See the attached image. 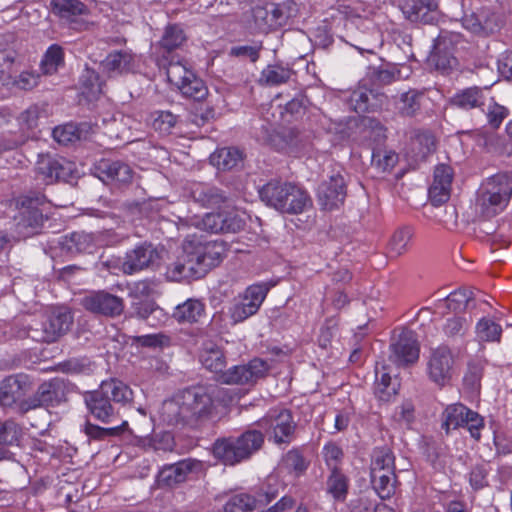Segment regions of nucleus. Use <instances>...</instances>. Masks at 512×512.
Listing matches in <instances>:
<instances>
[{
  "mask_svg": "<svg viewBox=\"0 0 512 512\" xmlns=\"http://www.w3.org/2000/svg\"><path fill=\"white\" fill-rule=\"evenodd\" d=\"M211 393L205 387H191L164 401L161 418L169 425L189 423L209 413L212 407Z\"/></svg>",
  "mask_w": 512,
  "mask_h": 512,
  "instance_id": "obj_1",
  "label": "nucleus"
},
{
  "mask_svg": "<svg viewBox=\"0 0 512 512\" xmlns=\"http://www.w3.org/2000/svg\"><path fill=\"white\" fill-rule=\"evenodd\" d=\"M259 195L266 205L286 214H301L312 205L307 191L289 182L270 181L259 190Z\"/></svg>",
  "mask_w": 512,
  "mask_h": 512,
  "instance_id": "obj_2",
  "label": "nucleus"
},
{
  "mask_svg": "<svg viewBox=\"0 0 512 512\" xmlns=\"http://www.w3.org/2000/svg\"><path fill=\"white\" fill-rule=\"evenodd\" d=\"M263 443V433L249 429L238 437L218 439L213 445V455L225 465H235L250 458Z\"/></svg>",
  "mask_w": 512,
  "mask_h": 512,
  "instance_id": "obj_3",
  "label": "nucleus"
},
{
  "mask_svg": "<svg viewBox=\"0 0 512 512\" xmlns=\"http://www.w3.org/2000/svg\"><path fill=\"white\" fill-rule=\"evenodd\" d=\"M511 195L512 175H494L481 185L475 203L476 210L486 218L494 217L505 209Z\"/></svg>",
  "mask_w": 512,
  "mask_h": 512,
  "instance_id": "obj_4",
  "label": "nucleus"
},
{
  "mask_svg": "<svg viewBox=\"0 0 512 512\" xmlns=\"http://www.w3.org/2000/svg\"><path fill=\"white\" fill-rule=\"evenodd\" d=\"M268 288L265 285L258 284L248 287L242 295L234 298L227 308V312L213 317V322L221 321L219 327L228 329L248 319L256 314L262 305Z\"/></svg>",
  "mask_w": 512,
  "mask_h": 512,
  "instance_id": "obj_5",
  "label": "nucleus"
},
{
  "mask_svg": "<svg viewBox=\"0 0 512 512\" xmlns=\"http://www.w3.org/2000/svg\"><path fill=\"white\" fill-rule=\"evenodd\" d=\"M168 81L186 98L196 101L205 99L208 89L186 60L171 56L166 66Z\"/></svg>",
  "mask_w": 512,
  "mask_h": 512,
  "instance_id": "obj_6",
  "label": "nucleus"
},
{
  "mask_svg": "<svg viewBox=\"0 0 512 512\" xmlns=\"http://www.w3.org/2000/svg\"><path fill=\"white\" fill-rule=\"evenodd\" d=\"M186 256L193 258L197 272L203 277L210 269L218 266L226 257L228 248L222 240L203 241L193 236L184 240Z\"/></svg>",
  "mask_w": 512,
  "mask_h": 512,
  "instance_id": "obj_7",
  "label": "nucleus"
},
{
  "mask_svg": "<svg viewBox=\"0 0 512 512\" xmlns=\"http://www.w3.org/2000/svg\"><path fill=\"white\" fill-rule=\"evenodd\" d=\"M427 376L437 387L452 385L457 374V356L448 346H439L430 351L426 368Z\"/></svg>",
  "mask_w": 512,
  "mask_h": 512,
  "instance_id": "obj_8",
  "label": "nucleus"
},
{
  "mask_svg": "<svg viewBox=\"0 0 512 512\" xmlns=\"http://www.w3.org/2000/svg\"><path fill=\"white\" fill-rule=\"evenodd\" d=\"M257 425L266 431L275 444H289L295 435L296 423L287 409L270 410Z\"/></svg>",
  "mask_w": 512,
  "mask_h": 512,
  "instance_id": "obj_9",
  "label": "nucleus"
},
{
  "mask_svg": "<svg viewBox=\"0 0 512 512\" xmlns=\"http://www.w3.org/2000/svg\"><path fill=\"white\" fill-rule=\"evenodd\" d=\"M72 324L70 312L63 309H55L45 316L40 323V328L31 327L28 336L38 342H54L66 333Z\"/></svg>",
  "mask_w": 512,
  "mask_h": 512,
  "instance_id": "obj_10",
  "label": "nucleus"
},
{
  "mask_svg": "<svg viewBox=\"0 0 512 512\" xmlns=\"http://www.w3.org/2000/svg\"><path fill=\"white\" fill-rule=\"evenodd\" d=\"M141 56L129 48L113 50L100 63L101 72L108 78H116L137 72Z\"/></svg>",
  "mask_w": 512,
  "mask_h": 512,
  "instance_id": "obj_11",
  "label": "nucleus"
},
{
  "mask_svg": "<svg viewBox=\"0 0 512 512\" xmlns=\"http://www.w3.org/2000/svg\"><path fill=\"white\" fill-rule=\"evenodd\" d=\"M269 370L266 361L255 358L246 365H238L224 371L218 376L224 384H249L264 377Z\"/></svg>",
  "mask_w": 512,
  "mask_h": 512,
  "instance_id": "obj_12",
  "label": "nucleus"
},
{
  "mask_svg": "<svg viewBox=\"0 0 512 512\" xmlns=\"http://www.w3.org/2000/svg\"><path fill=\"white\" fill-rule=\"evenodd\" d=\"M419 353L420 347L415 333L404 330L391 344L390 359L398 366H406L417 362Z\"/></svg>",
  "mask_w": 512,
  "mask_h": 512,
  "instance_id": "obj_13",
  "label": "nucleus"
},
{
  "mask_svg": "<svg viewBox=\"0 0 512 512\" xmlns=\"http://www.w3.org/2000/svg\"><path fill=\"white\" fill-rule=\"evenodd\" d=\"M83 307L96 314L115 317L124 310L123 299L105 291L92 292L82 299Z\"/></svg>",
  "mask_w": 512,
  "mask_h": 512,
  "instance_id": "obj_14",
  "label": "nucleus"
},
{
  "mask_svg": "<svg viewBox=\"0 0 512 512\" xmlns=\"http://www.w3.org/2000/svg\"><path fill=\"white\" fill-rule=\"evenodd\" d=\"M51 10L70 28L85 29L86 23L80 17L88 14V8L80 0H51Z\"/></svg>",
  "mask_w": 512,
  "mask_h": 512,
  "instance_id": "obj_15",
  "label": "nucleus"
},
{
  "mask_svg": "<svg viewBox=\"0 0 512 512\" xmlns=\"http://www.w3.org/2000/svg\"><path fill=\"white\" fill-rule=\"evenodd\" d=\"M158 258V251L152 244L142 243L126 253L121 268L125 274H133L149 268Z\"/></svg>",
  "mask_w": 512,
  "mask_h": 512,
  "instance_id": "obj_16",
  "label": "nucleus"
},
{
  "mask_svg": "<svg viewBox=\"0 0 512 512\" xmlns=\"http://www.w3.org/2000/svg\"><path fill=\"white\" fill-rule=\"evenodd\" d=\"M346 196L344 178L337 174L324 181L318 188V199L325 210L339 208Z\"/></svg>",
  "mask_w": 512,
  "mask_h": 512,
  "instance_id": "obj_17",
  "label": "nucleus"
},
{
  "mask_svg": "<svg viewBox=\"0 0 512 512\" xmlns=\"http://www.w3.org/2000/svg\"><path fill=\"white\" fill-rule=\"evenodd\" d=\"M166 277L169 280L176 282L191 278H201L200 274L197 272L193 258L186 256V252L184 251V243L182 244L181 253L173 262L168 265L166 270Z\"/></svg>",
  "mask_w": 512,
  "mask_h": 512,
  "instance_id": "obj_18",
  "label": "nucleus"
},
{
  "mask_svg": "<svg viewBox=\"0 0 512 512\" xmlns=\"http://www.w3.org/2000/svg\"><path fill=\"white\" fill-rule=\"evenodd\" d=\"M35 170L37 179L45 184H52L66 177L64 167L60 161L48 154L39 155Z\"/></svg>",
  "mask_w": 512,
  "mask_h": 512,
  "instance_id": "obj_19",
  "label": "nucleus"
},
{
  "mask_svg": "<svg viewBox=\"0 0 512 512\" xmlns=\"http://www.w3.org/2000/svg\"><path fill=\"white\" fill-rule=\"evenodd\" d=\"M85 402L91 414L103 423H108L114 416V408L103 391H92L85 396Z\"/></svg>",
  "mask_w": 512,
  "mask_h": 512,
  "instance_id": "obj_20",
  "label": "nucleus"
},
{
  "mask_svg": "<svg viewBox=\"0 0 512 512\" xmlns=\"http://www.w3.org/2000/svg\"><path fill=\"white\" fill-rule=\"evenodd\" d=\"M265 500L258 499L248 493L232 495L224 506V512H253L259 504L269 503L275 497V493H265Z\"/></svg>",
  "mask_w": 512,
  "mask_h": 512,
  "instance_id": "obj_21",
  "label": "nucleus"
},
{
  "mask_svg": "<svg viewBox=\"0 0 512 512\" xmlns=\"http://www.w3.org/2000/svg\"><path fill=\"white\" fill-rule=\"evenodd\" d=\"M424 93L415 89H410L401 93L394 101L396 113L405 118L415 117L422 107Z\"/></svg>",
  "mask_w": 512,
  "mask_h": 512,
  "instance_id": "obj_22",
  "label": "nucleus"
},
{
  "mask_svg": "<svg viewBox=\"0 0 512 512\" xmlns=\"http://www.w3.org/2000/svg\"><path fill=\"white\" fill-rule=\"evenodd\" d=\"M449 104L465 111L481 108L485 105L484 91L476 86L462 89L449 99Z\"/></svg>",
  "mask_w": 512,
  "mask_h": 512,
  "instance_id": "obj_23",
  "label": "nucleus"
},
{
  "mask_svg": "<svg viewBox=\"0 0 512 512\" xmlns=\"http://www.w3.org/2000/svg\"><path fill=\"white\" fill-rule=\"evenodd\" d=\"M269 5L275 30L288 25L290 20L299 14V6L293 0L269 3Z\"/></svg>",
  "mask_w": 512,
  "mask_h": 512,
  "instance_id": "obj_24",
  "label": "nucleus"
},
{
  "mask_svg": "<svg viewBox=\"0 0 512 512\" xmlns=\"http://www.w3.org/2000/svg\"><path fill=\"white\" fill-rule=\"evenodd\" d=\"M200 361L207 370L219 375L224 372L226 366L224 353L213 342H206L204 344Z\"/></svg>",
  "mask_w": 512,
  "mask_h": 512,
  "instance_id": "obj_25",
  "label": "nucleus"
},
{
  "mask_svg": "<svg viewBox=\"0 0 512 512\" xmlns=\"http://www.w3.org/2000/svg\"><path fill=\"white\" fill-rule=\"evenodd\" d=\"M438 8V0H417L413 5H407L404 13L413 22L430 23L434 20L432 13Z\"/></svg>",
  "mask_w": 512,
  "mask_h": 512,
  "instance_id": "obj_26",
  "label": "nucleus"
},
{
  "mask_svg": "<svg viewBox=\"0 0 512 512\" xmlns=\"http://www.w3.org/2000/svg\"><path fill=\"white\" fill-rule=\"evenodd\" d=\"M190 193L193 200L204 207L218 205L224 200L219 189L204 183H194Z\"/></svg>",
  "mask_w": 512,
  "mask_h": 512,
  "instance_id": "obj_27",
  "label": "nucleus"
},
{
  "mask_svg": "<svg viewBox=\"0 0 512 512\" xmlns=\"http://www.w3.org/2000/svg\"><path fill=\"white\" fill-rule=\"evenodd\" d=\"M100 169L107 179L119 184H128L133 178L131 167L120 161H103L100 165Z\"/></svg>",
  "mask_w": 512,
  "mask_h": 512,
  "instance_id": "obj_28",
  "label": "nucleus"
},
{
  "mask_svg": "<svg viewBox=\"0 0 512 512\" xmlns=\"http://www.w3.org/2000/svg\"><path fill=\"white\" fill-rule=\"evenodd\" d=\"M210 160L218 169L230 170L237 167L242 162L243 155L237 148L224 147L214 152Z\"/></svg>",
  "mask_w": 512,
  "mask_h": 512,
  "instance_id": "obj_29",
  "label": "nucleus"
},
{
  "mask_svg": "<svg viewBox=\"0 0 512 512\" xmlns=\"http://www.w3.org/2000/svg\"><path fill=\"white\" fill-rule=\"evenodd\" d=\"M468 412L469 408L462 403L448 405L442 413V428L449 432L451 429L464 426Z\"/></svg>",
  "mask_w": 512,
  "mask_h": 512,
  "instance_id": "obj_30",
  "label": "nucleus"
},
{
  "mask_svg": "<svg viewBox=\"0 0 512 512\" xmlns=\"http://www.w3.org/2000/svg\"><path fill=\"white\" fill-rule=\"evenodd\" d=\"M349 489V479L340 470L331 471L326 481V491L335 501L344 502Z\"/></svg>",
  "mask_w": 512,
  "mask_h": 512,
  "instance_id": "obj_31",
  "label": "nucleus"
},
{
  "mask_svg": "<svg viewBox=\"0 0 512 512\" xmlns=\"http://www.w3.org/2000/svg\"><path fill=\"white\" fill-rule=\"evenodd\" d=\"M484 367L485 361L482 358L476 357L468 361L463 375V384L467 390L479 391Z\"/></svg>",
  "mask_w": 512,
  "mask_h": 512,
  "instance_id": "obj_32",
  "label": "nucleus"
},
{
  "mask_svg": "<svg viewBox=\"0 0 512 512\" xmlns=\"http://www.w3.org/2000/svg\"><path fill=\"white\" fill-rule=\"evenodd\" d=\"M381 369L376 368L375 395L381 401H389L397 393L398 382L392 380L384 366Z\"/></svg>",
  "mask_w": 512,
  "mask_h": 512,
  "instance_id": "obj_33",
  "label": "nucleus"
},
{
  "mask_svg": "<svg viewBox=\"0 0 512 512\" xmlns=\"http://www.w3.org/2000/svg\"><path fill=\"white\" fill-rule=\"evenodd\" d=\"M100 389L109 397L110 401L112 400L117 403H127L133 398L132 390L119 380L103 381Z\"/></svg>",
  "mask_w": 512,
  "mask_h": 512,
  "instance_id": "obj_34",
  "label": "nucleus"
},
{
  "mask_svg": "<svg viewBox=\"0 0 512 512\" xmlns=\"http://www.w3.org/2000/svg\"><path fill=\"white\" fill-rule=\"evenodd\" d=\"M373 487L382 499L389 498L395 492V472L392 474L383 471H371Z\"/></svg>",
  "mask_w": 512,
  "mask_h": 512,
  "instance_id": "obj_35",
  "label": "nucleus"
},
{
  "mask_svg": "<svg viewBox=\"0 0 512 512\" xmlns=\"http://www.w3.org/2000/svg\"><path fill=\"white\" fill-rule=\"evenodd\" d=\"M475 332L477 339L481 342H499L502 328L494 320L483 317L477 322Z\"/></svg>",
  "mask_w": 512,
  "mask_h": 512,
  "instance_id": "obj_36",
  "label": "nucleus"
},
{
  "mask_svg": "<svg viewBox=\"0 0 512 512\" xmlns=\"http://www.w3.org/2000/svg\"><path fill=\"white\" fill-rule=\"evenodd\" d=\"M413 236V230L410 227H400L391 235L388 242L389 253L393 256H400L408 250L409 243Z\"/></svg>",
  "mask_w": 512,
  "mask_h": 512,
  "instance_id": "obj_37",
  "label": "nucleus"
},
{
  "mask_svg": "<svg viewBox=\"0 0 512 512\" xmlns=\"http://www.w3.org/2000/svg\"><path fill=\"white\" fill-rule=\"evenodd\" d=\"M204 313V305L198 300H188L178 305L173 316L178 322H197Z\"/></svg>",
  "mask_w": 512,
  "mask_h": 512,
  "instance_id": "obj_38",
  "label": "nucleus"
},
{
  "mask_svg": "<svg viewBox=\"0 0 512 512\" xmlns=\"http://www.w3.org/2000/svg\"><path fill=\"white\" fill-rule=\"evenodd\" d=\"M64 64V51L57 44L51 45L41 61V70L45 75H52Z\"/></svg>",
  "mask_w": 512,
  "mask_h": 512,
  "instance_id": "obj_39",
  "label": "nucleus"
},
{
  "mask_svg": "<svg viewBox=\"0 0 512 512\" xmlns=\"http://www.w3.org/2000/svg\"><path fill=\"white\" fill-rule=\"evenodd\" d=\"M190 221L191 225L203 231L212 233L223 232L222 210L217 213H206L204 216H194Z\"/></svg>",
  "mask_w": 512,
  "mask_h": 512,
  "instance_id": "obj_40",
  "label": "nucleus"
},
{
  "mask_svg": "<svg viewBox=\"0 0 512 512\" xmlns=\"http://www.w3.org/2000/svg\"><path fill=\"white\" fill-rule=\"evenodd\" d=\"M184 30L178 25L168 26L160 41V46L168 54L173 50L180 48L186 42Z\"/></svg>",
  "mask_w": 512,
  "mask_h": 512,
  "instance_id": "obj_41",
  "label": "nucleus"
},
{
  "mask_svg": "<svg viewBox=\"0 0 512 512\" xmlns=\"http://www.w3.org/2000/svg\"><path fill=\"white\" fill-rule=\"evenodd\" d=\"M21 383L16 376L7 377L0 386V402L9 406L21 397Z\"/></svg>",
  "mask_w": 512,
  "mask_h": 512,
  "instance_id": "obj_42",
  "label": "nucleus"
},
{
  "mask_svg": "<svg viewBox=\"0 0 512 512\" xmlns=\"http://www.w3.org/2000/svg\"><path fill=\"white\" fill-rule=\"evenodd\" d=\"M394 460V455L390 449H375L371 461V471H383L392 474L395 469Z\"/></svg>",
  "mask_w": 512,
  "mask_h": 512,
  "instance_id": "obj_43",
  "label": "nucleus"
},
{
  "mask_svg": "<svg viewBox=\"0 0 512 512\" xmlns=\"http://www.w3.org/2000/svg\"><path fill=\"white\" fill-rule=\"evenodd\" d=\"M292 75V70L279 65H269L261 73V81L270 86L286 83Z\"/></svg>",
  "mask_w": 512,
  "mask_h": 512,
  "instance_id": "obj_44",
  "label": "nucleus"
},
{
  "mask_svg": "<svg viewBox=\"0 0 512 512\" xmlns=\"http://www.w3.org/2000/svg\"><path fill=\"white\" fill-rule=\"evenodd\" d=\"M59 388L58 381H49L42 383L37 392L33 408L38 406H49L53 404L58 397L57 390Z\"/></svg>",
  "mask_w": 512,
  "mask_h": 512,
  "instance_id": "obj_45",
  "label": "nucleus"
},
{
  "mask_svg": "<svg viewBox=\"0 0 512 512\" xmlns=\"http://www.w3.org/2000/svg\"><path fill=\"white\" fill-rule=\"evenodd\" d=\"M485 106V114L489 126L493 130L498 129L502 122L508 117L509 110L505 106L497 103L494 98H490L488 103H485Z\"/></svg>",
  "mask_w": 512,
  "mask_h": 512,
  "instance_id": "obj_46",
  "label": "nucleus"
},
{
  "mask_svg": "<svg viewBox=\"0 0 512 512\" xmlns=\"http://www.w3.org/2000/svg\"><path fill=\"white\" fill-rule=\"evenodd\" d=\"M82 128L76 124L69 123L54 128L52 135L53 138L60 144L73 143L82 138Z\"/></svg>",
  "mask_w": 512,
  "mask_h": 512,
  "instance_id": "obj_47",
  "label": "nucleus"
},
{
  "mask_svg": "<svg viewBox=\"0 0 512 512\" xmlns=\"http://www.w3.org/2000/svg\"><path fill=\"white\" fill-rule=\"evenodd\" d=\"M223 232L236 233L242 230L246 224L244 214L234 208L222 210Z\"/></svg>",
  "mask_w": 512,
  "mask_h": 512,
  "instance_id": "obj_48",
  "label": "nucleus"
},
{
  "mask_svg": "<svg viewBox=\"0 0 512 512\" xmlns=\"http://www.w3.org/2000/svg\"><path fill=\"white\" fill-rule=\"evenodd\" d=\"M469 300V296L465 291L458 290L450 293L445 299H441L436 304V309L439 313H442L445 309L448 310H460L465 307Z\"/></svg>",
  "mask_w": 512,
  "mask_h": 512,
  "instance_id": "obj_49",
  "label": "nucleus"
},
{
  "mask_svg": "<svg viewBox=\"0 0 512 512\" xmlns=\"http://www.w3.org/2000/svg\"><path fill=\"white\" fill-rule=\"evenodd\" d=\"M398 162V155L391 150H377L372 154V165L381 172L391 171Z\"/></svg>",
  "mask_w": 512,
  "mask_h": 512,
  "instance_id": "obj_50",
  "label": "nucleus"
},
{
  "mask_svg": "<svg viewBox=\"0 0 512 512\" xmlns=\"http://www.w3.org/2000/svg\"><path fill=\"white\" fill-rule=\"evenodd\" d=\"M253 19L256 27L261 32H269L274 31V23L272 20V15L270 13V5L269 3L265 6H257L253 9Z\"/></svg>",
  "mask_w": 512,
  "mask_h": 512,
  "instance_id": "obj_51",
  "label": "nucleus"
},
{
  "mask_svg": "<svg viewBox=\"0 0 512 512\" xmlns=\"http://www.w3.org/2000/svg\"><path fill=\"white\" fill-rule=\"evenodd\" d=\"M472 139H474L478 146L491 150L498 144L497 134L487 128L476 129L466 132Z\"/></svg>",
  "mask_w": 512,
  "mask_h": 512,
  "instance_id": "obj_52",
  "label": "nucleus"
},
{
  "mask_svg": "<svg viewBox=\"0 0 512 512\" xmlns=\"http://www.w3.org/2000/svg\"><path fill=\"white\" fill-rule=\"evenodd\" d=\"M152 117L153 128L162 134L169 133L177 122V117L169 111H157Z\"/></svg>",
  "mask_w": 512,
  "mask_h": 512,
  "instance_id": "obj_53",
  "label": "nucleus"
},
{
  "mask_svg": "<svg viewBox=\"0 0 512 512\" xmlns=\"http://www.w3.org/2000/svg\"><path fill=\"white\" fill-rule=\"evenodd\" d=\"M283 463L290 472L295 474V476L303 474L308 467V462L296 450L289 451L285 455Z\"/></svg>",
  "mask_w": 512,
  "mask_h": 512,
  "instance_id": "obj_54",
  "label": "nucleus"
},
{
  "mask_svg": "<svg viewBox=\"0 0 512 512\" xmlns=\"http://www.w3.org/2000/svg\"><path fill=\"white\" fill-rule=\"evenodd\" d=\"M489 466L486 463L475 465L469 473V482L474 490H479L488 485Z\"/></svg>",
  "mask_w": 512,
  "mask_h": 512,
  "instance_id": "obj_55",
  "label": "nucleus"
},
{
  "mask_svg": "<svg viewBox=\"0 0 512 512\" xmlns=\"http://www.w3.org/2000/svg\"><path fill=\"white\" fill-rule=\"evenodd\" d=\"M20 436L21 428L13 421H6L0 427V444L14 445Z\"/></svg>",
  "mask_w": 512,
  "mask_h": 512,
  "instance_id": "obj_56",
  "label": "nucleus"
},
{
  "mask_svg": "<svg viewBox=\"0 0 512 512\" xmlns=\"http://www.w3.org/2000/svg\"><path fill=\"white\" fill-rule=\"evenodd\" d=\"M463 427H466L471 437L478 441L484 428V419L477 412L469 409Z\"/></svg>",
  "mask_w": 512,
  "mask_h": 512,
  "instance_id": "obj_57",
  "label": "nucleus"
},
{
  "mask_svg": "<svg viewBox=\"0 0 512 512\" xmlns=\"http://www.w3.org/2000/svg\"><path fill=\"white\" fill-rule=\"evenodd\" d=\"M469 328V322L460 316H454L448 319L443 327L444 333L449 336L464 335Z\"/></svg>",
  "mask_w": 512,
  "mask_h": 512,
  "instance_id": "obj_58",
  "label": "nucleus"
},
{
  "mask_svg": "<svg viewBox=\"0 0 512 512\" xmlns=\"http://www.w3.org/2000/svg\"><path fill=\"white\" fill-rule=\"evenodd\" d=\"M434 181L429 188V198L433 205H441L447 202L450 198L451 187H446L440 182Z\"/></svg>",
  "mask_w": 512,
  "mask_h": 512,
  "instance_id": "obj_59",
  "label": "nucleus"
},
{
  "mask_svg": "<svg viewBox=\"0 0 512 512\" xmlns=\"http://www.w3.org/2000/svg\"><path fill=\"white\" fill-rule=\"evenodd\" d=\"M323 456L331 471L339 470L338 465L343 457V452L339 446L334 443L325 445L323 448Z\"/></svg>",
  "mask_w": 512,
  "mask_h": 512,
  "instance_id": "obj_60",
  "label": "nucleus"
},
{
  "mask_svg": "<svg viewBox=\"0 0 512 512\" xmlns=\"http://www.w3.org/2000/svg\"><path fill=\"white\" fill-rule=\"evenodd\" d=\"M70 241L78 252H91L94 247L93 237L84 232L72 233Z\"/></svg>",
  "mask_w": 512,
  "mask_h": 512,
  "instance_id": "obj_61",
  "label": "nucleus"
},
{
  "mask_svg": "<svg viewBox=\"0 0 512 512\" xmlns=\"http://www.w3.org/2000/svg\"><path fill=\"white\" fill-rule=\"evenodd\" d=\"M393 418L400 424L410 425L414 420V405L406 401L396 408Z\"/></svg>",
  "mask_w": 512,
  "mask_h": 512,
  "instance_id": "obj_62",
  "label": "nucleus"
},
{
  "mask_svg": "<svg viewBox=\"0 0 512 512\" xmlns=\"http://www.w3.org/2000/svg\"><path fill=\"white\" fill-rule=\"evenodd\" d=\"M82 83L93 95L102 93V83L99 80L98 74L94 71L87 69L82 75Z\"/></svg>",
  "mask_w": 512,
  "mask_h": 512,
  "instance_id": "obj_63",
  "label": "nucleus"
},
{
  "mask_svg": "<svg viewBox=\"0 0 512 512\" xmlns=\"http://www.w3.org/2000/svg\"><path fill=\"white\" fill-rule=\"evenodd\" d=\"M39 82V75L33 72H22L14 81L16 87L22 90H30Z\"/></svg>",
  "mask_w": 512,
  "mask_h": 512,
  "instance_id": "obj_64",
  "label": "nucleus"
}]
</instances>
